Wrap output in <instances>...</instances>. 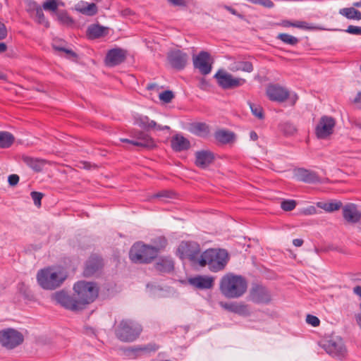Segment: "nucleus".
I'll list each match as a JSON object with an SVG mask.
<instances>
[{
	"label": "nucleus",
	"mask_w": 361,
	"mask_h": 361,
	"mask_svg": "<svg viewBox=\"0 0 361 361\" xmlns=\"http://www.w3.org/2000/svg\"><path fill=\"white\" fill-rule=\"evenodd\" d=\"M220 306L224 310L239 314L240 316H248L250 314L249 306L244 302H220Z\"/></svg>",
	"instance_id": "obj_21"
},
{
	"label": "nucleus",
	"mask_w": 361,
	"mask_h": 361,
	"mask_svg": "<svg viewBox=\"0 0 361 361\" xmlns=\"http://www.w3.org/2000/svg\"><path fill=\"white\" fill-rule=\"evenodd\" d=\"M22 160L27 166L36 172L41 171L46 163L44 159L34 158L29 156H23Z\"/></svg>",
	"instance_id": "obj_29"
},
{
	"label": "nucleus",
	"mask_w": 361,
	"mask_h": 361,
	"mask_svg": "<svg viewBox=\"0 0 361 361\" xmlns=\"http://www.w3.org/2000/svg\"><path fill=\"white\" fill-rule=\"evenodd\" d=\"M104 266L103 260L101 257L92 255L85 262L83 275L85 277H90L98 274Z\"/></svg>",
	"instance_id": "obj_18"
},
{
	"label": "nucleus",
	"mask_w": 361,
	"mask_h": 361,
	"mask_svg": "<svg viewBox=\"0 0 361 361\" xmlns=\"http://www.w3.org/2000/svg\"><path fill=\"white\" fill-rule=\"evenodd\" d=\"M279 25L284 27H293L307 30H312L316 28L315 26L302 20H296L293 22L288 20H283L279 23Z\"/></svg>",
	"instance_id": "obj_30"
},
{
	"label": "nucleus",
	"mask_w": 361,
	"mask_h": 361,
	"mask_svg": "<svg viewBox=\"0 0 361 361\" xmlns=\"http://www.w3.org/2000/svg\"><path fill=\"white\" fill-rule=\"evenodd\" d=\"M214 137L216 140L221 144H228L233 140L235 134L226 130H219L215 132Z\"/></svg>",
	"instance_id": "obj_31"
},
{
	"label": "nucleus",
	"mask_w": 361,
	"mask_h": 361,
	"mask_svg": "<svg viewBox=\"0 0 361 361\" xmlns=\"http://www.w3.org/2000/svg\"><path fill=\"white\" fill-rule=\"evenodd\" d=\"M67 278L61 269L48 267L39 270L37 274L39 285L45 290H54L60 287Z\"/></svg>",
	"instance_id": "obj_2"
},
{
	"label": "nucleus",
	"mask_w": 361,
	"mask_h": 361,
	"mask_svg": "<svg viewBox=\"0 0 361 361\" xmlns=\"http://www.w3.org/2000/svg\"><path fill=\"white\" fill-rule=\"evenodd\" d=\"M296 207V202L293 200H283L281 203V207L283 210L290 212L293 210Z\"/></svg>",
	"instance_id": "obj_47"
},
{
	"label": "nucleus",
	"mask_w": 361,
	"mask_h": 361,
	"mask_svg": "<svg viewBox=\"0 0 361 361\" xmlns=\"http://www.w3.org/2000/svg\"><path fill=\"white\" fill-rule=\"evenodd\" d=\"M56 49L58 50H59V51L66 52V54H69L70 56H71L73 57H76L77 56V54L73 51H72L71 49H66V48H63V47H58Z\"/></svg>",
	"instance_id": "obj_58"
},
{
	"label": "nucleus",
	"mask_w": 361,
	"mask_h": 361,
	"mask_svg": "<svg viewBox=\"0 0 361 361\" xmlns=\"http://www.w3.org/2000/svg\"><path fill=\"white\" fill-rule=\"evenodd\" d=\"M228 261V254L224 249H209L200 255L199 266H208L212 272L223 270Z\"/></svg>",
	"instance_id": "obj_3"
},
{
	"label": "nucleus",
	"mask_w": 361,
	"mask_h": 361,
	"mask_svg": "<svg viewBox=\"0 0 361 361\" xmlns=\"http://www.w3.org/2000/svg\"><path fill=\"white\" fill-rule=\"evenodd\" d=\"M306 322L314 326V327H316V326H318L320 324V320L319 319V318L316 316H314V315H312V314H307V317H306Z\"/></svg>",
	"instance_id": "obj_51"
},
{
	"label": "nucleus",
	"mask_w": 361,
	"mask_h": 361,
	"mask_svg": "<svg viewBox=\"0 0 361 361\" xmlns=\"http://www.w3.org/2000/svg\"><path fill=\"white\" fill-rule=\"evenodd\" d=\"M190 131L197 136L206 137L209 133V128L204 123H194L190 125Z\"/></svg>",
	"instance_id": "obj_32"
},
{
	"label": "nucleus",
	"mask_w": 361,
	"mask_h": 361,
	"mask_svg": "<svg viewBox=\"0 0 361 361\" xmlns=\"http://www.w3.org/2000/svg\"><path fill=\"white\" fill-rule=\"evenodd\" d=\"M250 108L252 114L259 119H263L264 118L263 109L261 106L250 102Z\"/></svg>",
	"instance_id": "obj_42"
},
{
	"label": "nucleus",
	"mask_w": 361,
	"mask_h": 361,
	"mask_svg": "<svg viewBox=\"0 0 361 361\" xmlns=\"http://www.w3.org/2000/svg\"><path fill=\"white\" fill-rule=\"evenodd\" d=\"M214 77L216 80L218 85L224 90L236 88L246 82L245 79L234 78L231 74L223 70L218 71Z\"/></svg>",
	"instance_id": "obj_9"
},
{
	"label": "nucleus",
	"mask_w": 361,
	"mask_h": 361,
	"mask_svg": "<svg viewBox=\"0 0 361 361\" xmlns=\"http://www.w3.org/2000/svg\"><path fill=\"white\" fill-rule=\"evenodd\" d=\"M30 195L32 199L33 200L34 204L38 207H40L43 194L39 192L33 191L30 193Z\"/></svg>",
	"instance_id": "obj_50"
},
{
	"label": "nucleus",
	"mask_w": 361,
	"mask_h": 361,
	"mask_svg": "<svg viewBox=\"0 0 361 361\" xmlns=\"http://www.w3.org/2000/svg\"><path fill=\"white\" fill-rule=\"evenodd\" d=\"M59 3L56 0H47L42 4V8L45 11L55 12L58 11Z\"/></svg>",
	"instance_id": "obj_43"
},
{
	"label": "nucleus",
	"mask_w": 361,
	"mask_h": 361,
	"mask_svg": "<svg viewBox=\"0 0 361 361\" xmlns=\"http://www.w3.org/2000/svg\"><path fill=\"white\" fill-rule=\"evenodd\" d=\"M174 94L171 90H165L159 94V99L165 103H169L171 102Z\"/></svg>",
	"instance_id": "obj_48"
},
{
	"label": "nucleus",
	"mask_w": 361,
	"mask_h": 361,
	"mask_svg": "<svg viewBox=\"0 0 361 361\" xmlns=\"http://www.w3.org/2000/svg\"><path fill=\"white\" fill-rule=\"evenodd\" d=\"M51 298L56 303L62 307L71 311L80 310V306L78 305L77 298L74 295H70L64 290L57 291L52 294Z\"/></svg>",
	"instance_id": "obj_11"
},
{
	"label": "nucleus",
	"mask_w": 361,
	"mask_h": 361,
	"mask_svg": "<svg viewBox=\"0 0 361 361\" xmlns=\"http://www.w3.org/2000/svg\"><path fill=\"white\" fill-rule=\"evenodd\" d=\"M343 219L350 224H356L361 219V212L355 204L349 203L343 207Z\"/></svg>",
	"instance_id": "obj_22"
},
{
	"label": "nucleus",
	"mask_w": 361,
	"mask_h": 361,
	"mask_svg": "<svg viewBox=\"0 0 361 361\" xmlns=\"http://www.w3.org/2000/svg\"><path fill=\"white\" fill-rule=\"evenodd\" d=\"M15 140L14 136L9 132L0 131V148L10 147Z\"/></svg>",
	"instance_id": "obj_35"
},
{
	"label": "nucleus",
	"mask_w": 361,
	"mask_h": 361,
	"mask_svg": "<svg viewBox=\"0 0 361 361\" xmlns=\"http://www.w3.org/2000/svg\"><path fill=\"white\" fill-rule=\"evenodd\" d=\"M340 14L345 16L347 19L349 20H361V11L355 8L354 6L340 9Z\"/></svg>",
	"instance_id": "obj_34"
},
{
	"label": "nucleus",
	"mask_w": 361,
	"mask_h": 361,
	"mask_svg": "<svg viewBox=\"0 0 361 361\" xmlns=\"http://www.w3.org/2000/svg\"><path fill=\"white\" fill-rule=\"evenodd\" d=\"M174 197V193L169 190L160 191L152 196V198H157L161 201H166L168 199H171Z\"/></svg>",
	"instance_id": "obj_44"
},
{
	"label": "nucleus",
	"mask_w": 361,
	"mask_h": 361,
	"mask_svg": "<svg viewBox=\"0 0 361 361\" xmlns=\"http://www.w3.org/2000/svg\"><path fill=\"white\" fill-rule=\"evenodd\" d=\"M225 9L229 11L231 14L238 16L239 18H243V16L239 13H238L234 8L228 6H224Z\"/></svg>",
	"instance_id": "obj_55"
},
{
	"label": "nucleus",
	"mask_w": 361,
	"mask_h": 361,
	"mask_svg": "<svg viewBox=\"0 0 361 361\" xmlns=\"http://www.w3.org/2000/svg\"><path fill=\"white\" fill-rule=\"evenodd\" d=\"M19 179V176L17 174H11L8 176V181L11 186H15L18 183Z\"/></svg>",
	"instance_id": "obj_53"
},
{
	"label": "nucleus",
	"mask_w": 361,
	"mask_h": 361,
	"mask_svg": "<svg viewBox=\"0 0 361 361\" xmlns=\"http://www.w3.org/2000/svg\"><path fill=\"white\" fill-rule=\"evenodd\" d=\"M126 51L121 48H114L108 51L105 57V64L109 67L118 66L125 61Z\"/></svg>",
	"instance_id": "obj_14"
},
{
	"label": "nucleus",
	"mask_w": 361,
	"mask_h": 361,
	"mask_svg": "<svg viewBox=\"0 0 361 361\" xmlns=\"http://www.w3.org/2000/svg\"><path fill=\"white\" fill-rule=\"evenodd\" d=\"M36 18V20L39 24H43L46 27L49 26V22L45 19L44 13L42 11V7H39L37 10L34 13V15Z\"/></svg>",
	"instance_id": "obj_46"
},
{
	"label": "nucleus",
	"mask_w": 361,
	"mask_h": 361,
	"mask_svg": "<svg viewBox=\"0 0 361 361\" xmlns=\"http://www.w3.org/2000/svg\"><path fill=\"white\" fill-rule=\"evenodd\" d=\"M295 176L298 180L307 183H314L319 180V177L314 172L305 169L296 170Z\"/></svg>",
	"instance_id": "obj_27"
},
{
	"label": "nucleus",
	"mask_w": 361,
	"mask_h": 361,
	"mask_svg": "<svg viewBox=\"0 0 361 361\" xmlns=\"http://www.w3.org/2000/svg\"><path fill=\"white\" fill-rule=\"evenodd\" d=\"M353 103L357 106V108L361 109V92H359L357 94L353 99Z\"/></svg>",
	"instance_id": "obj_57"
},
{
	"label": "nucleus",
	"mask_w": 361,
	"mask_h": 361,
	"mask_svg": "<svg viewBox=\"0 0 361 361\" xmlns=\"http://www.w3.org/2000/svg\"><path fill=\"white\" fill-rule=\"evenodd\" d=\"M120 141L122 142L129 143V144H131L133 145H134V143H135V140L132 137H131V139L121 138Z\"/></svg>",
	"instance_id": "obj_63"
},
{
	"label": "nucleus",
	"mask_w": 361,
	"mask_h": 361,
	"mask_svg": "<svg viewBox=\"0 0 361 361\" xmlns=\"http://www.w3.org/2000/svg\"><path fill=\"white\" fill-rule=\"evenodd\" d=\"M153 243L154 245H152V248L156 250L157 255L161 250H164L166 247L168 242L165 237L159 236L153 240Z\"/></svg>",
	"instance_id": "obj_37"
},
{
	"label": "nucleus",
	"mask_w": 361,
	"mask_h": 361,
	"mask_svg": "<svg viewBox=\"0 0 361 361\" xmlns=\"http://www.w3.org/2000/svg\"><path fill=\"white\" fill-rule=\"evenodd\" d=\"M247 283L245 278L228 273L220 280L219 290L226 298L234 299L243 296L247 290Z\"/></svg>",
	"instance_id": "obj_1"
},
{
	"label": "nucleus",
	"mask_w": 361,
	"mask_h": 361,
	"mask_svg": "<svg viewBox=\"0 0 361 361\" xmlns=\"http://www.w3.org/2000/svg\"><path fill=\"white\" fill-rule=\"evenodd\" d=\"M78 305L83 310L86 305L92 302L98 296V288L94 283L78 281L73 286Z\"/></svg>",
	"instance_id": "obj_4"
},
{
	"label": "nucleus",
	"mask_w": 361,
	"mask_h": 361,
	"mask_svg": "<svg viewBox=\"0 0 361 361\" xmlns=\"http://www.w3.org/2000/svg\"><path fill=\"white\" fill-rule=\"evenodd\" d=\"M58 20L63 25H71L73 23V19L65 11H59L56 13Z\"/></svg>",
	"instance_id": "obj_38"
},
{
	"label": "nucleus",
	"mask_w": 361,
	"mask_h": 361,
	"mask_svg": "<svg viewBox=\"0 0 361 361\" xmlns=\"http://www.w3.org/2000/svg\"><path fill=\"white\" fill-rule=\"evenodd\" d=\"M210 54L204 51H200L194 59L193 65L202 75H207L212 71V64L209 62Z\"/></svg>",
	"instance_id": "obj_16"
},
{
	"label": "nucleus",
	"mask_w": 361,
	"mask_h": 361,
	"mask_svg": "<svg viewBox=\"0 0 361 361\" xmlns=\"http://www.w3.org/2000/svg\"><path fill=\"white\" fill-rule=\"evenodd\" d=\"M157 251L152 245L142 243H135L130 250V258L135 263H149L157 257Z\"/></svg>",
	"instance_id": "obj_6"
},
{
	"label": "nucleus",
	"mask_w": 361,
	"mask_h": 361,
	"mask_svg": "<svg viewBox=\"0 0 361 361\" xmlns=\"http://www.w3.org/2000/svg\"><path fill=\"white\" fill-rule=\"evenodd\" d=\"M134 123L145 130H149L151 129L164 130L170 128L168 126H162L158 125L154 121L149 119L148 116L142 114H136L134 116Z\"/></svg>",
	"instance_id": "obj_17"
},
{
	"label": "nucleus",
	"mask_w": 361,
	"mask_h": 361,
	"mask_svg": "<svg viewBox=\"0 0 361 361\" xmlns=\"http://www.w3.org/2000/svg\"><path fill=\"white\" fill-rule=\"evenodd\" d=\"M317 207L323 209L326 212H331L334 211L338 210V202H319L317 204Z\"/></svg>",
	"instance_id": "obj_40"
},
{
	"label": "nucleus",
	"mask_w": 361,
	"mask_h": 361,
	"mask_svg": "<svg viewBox=\"0 0 361 361\" xmlns=\"http://www.w3.org/2000/svg\"><path fill=\"white\" fill-rule=\"evenodd\" d=\"M167 59L173 68L182 70L186 65L188 55L180 50H174L168 54Z\"/></svg>",
	"instance_id": "obj_20"
},
{
	"label": "nucleus",
	"mask_w": 361,
	"mask_h": 361,
	"mask_svg": "<svg viewBox=\"0 0 361 361\" xmlns=\"http://www.w3.org/2000/svg\"><path fill=\"white\" fill-rule=\"evenodd\" d=\"M347 354V349L345 346L340 344V360L345 357Z\"/></svg>",
	"instance_id": "obj_60"
},
{
	"label": "nucleus",
	"mask_w": 361,
	"mask_h": 361,
	"mask_svg": "<svg viewBox=\"0 0 361 361\" xmlns=\"http://www.w3.org/2000/svg\"><path fill=\"white\" fill-rule=\"evenodd\" d=\"M250 139H251L252 140L255 141V140H257V138H258V135H257V134L255 131H251V132L250 133Z\"/></svg>",
	"instance_id": "obj_64"
},
{
	"label": "nucleus",
	"mask_w": 361,
	"mask_h": 361,
	"mask_svg": "<svg viewBox=\"0 0 361 361\" xmlns=\"http://www.w3.org/2000/svg\"><path fill=\"white\" fill-rule=\"evenodd\" d=\"M7 36V29L6 25L0 22V40L4 39Z\"/></svg>",
	"instance_id": "obj_54"
},
{
	"label": "nucleus",
	"mask_w": 361,
	"mask_h": 361,
	"mask_svg": "<svg viewBox=\"0 0 361 361\" xmlns=\"http://www.w3.org/2000/svg\"><path fill=\"white\" fill-rule=\"evenodd\" d=\"M200 245L194 241H182L177 250L180 259H188L193 264L199 265L200 260Z\"/></svg>",
	"instance_id": "obj_7"
},
{
	"label": "nucleus",
	"mask_w": 361,
	"mask_h": 361,
	"mask_svg": "<svg viewBox=\"0 0 361 361\" xmlns=\"http://www.w3.org/2000/svg\"><path fill=\"white\" fill-rule=\"evenodd\" d=\"M250 299L257 304H267L271 301V294L265 287L255 285L250 291Z\"/></svg>",
	"instance_id": "obj_13"
},
{
	"label": "nucleus",
	"mask_w": 361,
	"mask_h": 361,
	"mask_svg": "<svg viewBox=\"0 0 361 361\" xmlns=\"http://www.w3.org/2000/svg\"><path fill=\"white\" fill-rule=\"evenodd\" d=\"M319 345L332 357H338V347L337 341L331 337H325L319 342Z\"/></svg>",
	"instance_id": "obj_25"
},
{
	"label": "nucleus",
	"mask_w": 361,
	"mask_h": 361,
	"mask_svg": "<svg viewBox=\"0 0 361 361\" xmlns=\"http://www.w3.org/2000/svg\"><path fill=\"white\" fill-rule=\"evenodd\" d=\"M214 154L209 150H200L195 152V165L200 169H206L214 160Z\"/></svg>",
	"instance_id": "obj_23"
},
{
	"label": "nucleus",
	"mask_w": 361,
	"mask_h": 361,
	"mask_svg": "<svg viewBox=\"0 0 361 361\" xmlns=\"http://www.w3.org/2000/svg\"><path fill=\"white\" fill-rule=\"evenodd\" d=\"M229 69L233 72L242 71L244 72L251 73L253 71V66L251 62L243 61L239 59H235L231 63Z\"/></svg>",
	"instance_id": "obj_28"
},
{
	"label": "nucleus",
	"mask_w": 361,
	"mask_h": 361,
	"mask_svg": "<svg viewBox=\"0 0 361 361\" xmlns=\"http://www.w3.org/2000/svg\"><path fill=\"white\" fill-rule=\"evenodd\" d=\"M277 39L282 41L284 44L292 46H295L299 42V39L297 37L286 33L279 34Z\"/></svg>",
	"instance_id": "obj_36"
},
{
	"label": "nucleus",
	"mask_w": 361,
	"mask_h": 361,
	"mask_svg": "<svg viewBox=\"0 0 361 361\" xmlns=\"http://www.w3.org/2000/svg\"><path fill=\"white\" fill-rule=\"evenodd\" d=\"M336 124V119L329 116H322L314 128L316 137L319 140H327L333 134Z\"/></svg>",
	"instance_id": "obj_8"
},
{
	"label": "nucleus",
	"mask_w": 361,
	"mask_h": 361,
	"mask_svg": "<svg viewBox=\"0 0 361 361\" xmlns=\"http://www.w3.org/2000/svg\"><path fill=\"white\" fill-rule=\"evenodd\" d=\"M353 292L355 294L360 297L361 298V286H357L353 288Z\"/></svg>",
	"instance_id": "obj_62"
},
{
	"label": "nucleus",
	"mask_w": 361,
	"mask_h": 361,
	"mask_svg": "<svg viewBox=\"0 0 361 361\" xmlns=\"http://www.w3.org/2000/svg\"><path fill=\"white\" fill-rule=\"evenodd\" d=\"M249 1L263 6L265 8L274 7V3L271 0H248Z\"/></svg>",
	"instance_id": "obj_52"
},
{
	"label": "nucleus",
	"mask_w": 361,
	"mask_h": 361,
	"mask_svg": "<svg viewBox=\"0 0 361 361\" xmlns=\"http://www.w3.org/2000/svg\"><path fill=\"white\" fill-rule=\"evenodd\" d=\"M106 30V28L102 25L94 24L88 27L87 34L90 39H97L104 36Z\"/></svg>",
	"instance_id": "obj_33"
},
{
	"label": "nucleus",
	"mask_w": 361,
	"mask_h": 361,
	"mask_svg": "<svg viewBox=\"0 0 361 361\" xmlns=\"http://www.w3.org/2000/svg\"><path fill=\"white\" fill-rule=\"evenodd\" d=\"M142 331L141 326L131 319H123L115 328V335L123 342H133Z\"/></svg>",
	"instance_id": "obj_5"
},
{
	"label": "nucleus",
	"mask_w": 361,
	"mask_h": 361,
	"mask_svg": "<svg viewBox=\"0 0 361 361\" xmlns=\"http://www.w3.org/2000/svg\"><path fill=\"white\" fill-rule=\"evenodd\" d=\"M188 283L194 288L200 290H206L213 288L214 279L206 275H197L190 277L188 280Z\"/></svg>",
	"instance_id": "obj_19"
},
{
	"label": "nucleus",
	"mask_w": 361,
	"mask_h": 361,
	"mask_svg": "<svg viewBox=\"0 0 361 361\" xmlns=\"http://www.w3.org/2000/svg\"><path fill=\"white\" fill-rule=\"evenodd\" d=\"M158 349L156 345L149 344L144 348H140V350L143 351H156Z\"/></svg>",
	"instance_id": "obj_56"
},
{
	"label": "nucleus",
	"mask_w": 361,
	"mask_h": 361,
	"mask_svg": "<svg viewBox=\"0 0 361 361\" xmlns=\"http://www.w3.org/2000/svg\"><path fill=\"white\" fill-rule=\"evenodd\" d=\"M154 269L161 274H169L174 269V262L170 256H161L157 259Z\"/></svg>",
	"instance_id": "obj_24"
},
{
	"label": "nucleus",
	"mask_w": 361,
	"mask_h": 361,
	"mask_svg": "<svg viewBox=\"0 0 361 361\" xmlns=\"http://www.w3.org/2000/svg\"><path fill=\"white\" fill-rule=\"evenodd\" d=\"M129 135L135 140L134 146L145 149H153L156 147L153 138L142 130L133 129L130 131Z\"/></svg>",
	"instance_id": "obj_12"
},
{
	"label": "nucleus",
	"mask_w": 361,
	"mask_h": 361,
	"mask_svg": "<svg viewBox=\"0 0 361 361\" xmlns=\"http://www.w3.org/2000/svg\"><path fill=\"white\" fill-rule=\"evenodd\" d=\"M171 4L174 6H185V0H168Z\"/></svg>",
	"instance_id": "obj_59"
},
{
	"label": "nucleus",
	"mask_w": 361,
	"mask_h": 361,
	"mask_svg": "<svg viewBox=\"0 0 361 361\" xmlns=\"http://www.w3.org/2000/svg\"><path fill=\"white\" fill-rule=\"evenodd\" d=\"M350 35H361V27L350 25L345 30H340Z\"/></svg>",
	"instance_id": "obj_49"
},
{
	"label": "nucleus",
	"mask_w": 361,
	"mask_h": 361,
	"mask_svg": "<svg viewBox=\"0 0 361 361\" xmlns=\"http://www.w3.org/2000/svg\"><path fill=\"white\" fill-rule=\"evenodd\" d=\"M79 11L87 16H92L97 12V6L94 3L87 4L86 6L79 8Z\"/></svg>",
	"instance_id": "obj_39"
},
{
	"label": "nucleus",
	"mask_w": 361,
	"mask_h": 361,
	"mask_svg": "<svg viewBox=\"0 0 361 361\" xmlns=\"http://www.w3.org/2000/svg\"><path fill=\"white\" fill-rule=\"evenodd\" d=\"M23 341V336L22 334L13 329H7L0 331V343L8 349L16 348Z\"/></svg>",
	"instance_id": "obj_10"
},
{
	"label": "nucleus",
	"mask_w": 361,
	"mask_h": 361,
	"mask_svg": "<svg viewBox=\"0 0 361 361\" xmlns=\"http://www.w3.org/2000/svg\"><path fill=\"white\" fill-rule=\"evenodd\" d=\"M171 147L175 152L187 150L190 147V141L180 135L173 136L171 141Z\"/></svg>",
	"instance_id": "obj_26"
},
{
	"label": "nucleus",
	"mask_w": 361,
	"mask_h": 361,
	"mask_svg": "<svg viewBox=\"0 0 361 361\" xmlns=\"http://www.w3.org/2000/svg\"><path fill=\"white\" fill-rule=\"evenodd\" d=\"M293 244L295 246V247H300L303 244V240L302 239H300V238H296V239H294L293 240Z\"/></svg>",
	"instance_id": "obj_61"
},
{
	"label": "nucleus",
	"mask_w": 361,
	"mask_h": 361,
	"mask_svg": "<svg viewBox=\"0 0 361 361\" xmlns=\"http://www.w3.org/2000/svg\"><path fill=\"white\" fill-rule=\"evenodd\" d=\"M281 129L286 135H292L297 131L295 125L290 122H285L281 124Z\"/></svg>",
	"instance_id": "obj_41"
},
{
	"label": "nucleus",
	"mask_w": 361,
	"mask_h": 361,
	"mask_svg": "<svg viewBox=\"0 0 361 361\" xmlns=\"http://www.w3.org/2000/svg\"><path fill=\"white\" fill-rule=\"evenodd\" d=\"M24 2L26 11L32 16L39 6L33 0H24Z\"/></svg>",
	"instance_id": "obj_45"
},
{
	"label": "nucleus",
	"mask_w": 361,
	"mask_h": 361,
	"mask_svg": "<svg viewBox=\"0 0 361 361\" xmlns=\"http://www.w3.org/2000/svg\"><path fill=\"white\" fill-rule=\"evenodd\" d=\"M267 95L271 101L283 102L289 97L288 90L279 85H270L267 88Z\"/></svg>",
	"instance_id": "obj_15"
}]
</instances>
